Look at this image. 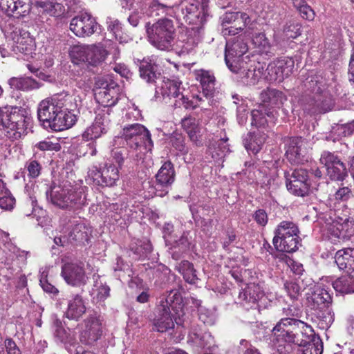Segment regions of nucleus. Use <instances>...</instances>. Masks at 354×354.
<instances>
[{
    "instance_id": "31",
    "label": "nucleus",
    "mask_w": 354,
    "mask_h": 354,
    "mask_svg": "<svg viewBox=\"0 0 354 354\" xmlns=\"http://www.w3.org/2000/svg\"><path fill=\"white\" fill-rule=\"evenodd\" d=\"M187 343L192 346L208 349L214 346V338L209 333H201L197 328L192 329L187 337Z\"/></svg>"
},
{
    "instance_id": "56",
    "label": "nucleus",
    "mask_w": 354,
    "mask_h": 354,
    "mask_svg": "<svg viewBox=\"0 0 354 354\" xmlns=\"http://www.w3.org/2000/svg\"><path fill=\"white\" fill-rule=\"evenodd\" d=\"M284 288L289 297L292 299H297L301 293V288L297 282L294 281H286Z\"/></svg>"
},
{
    "instance_id": "5",
    "label": "nucleus",
    "mask_w": 354,
    "mask_h": 354,
    "mask_svg": "<svg viewBox=\"0 0 354 354\" xmlns=\"http://www.w3.org/2000/svg\"><path fill=\"white\" fill-rule=\"evenodd\" d=\"M59 231L62 234L54 238L57 245H64L67 242L84 243L89 240L90 229L78 217L64 216L59 221Z\"/></svg>"
},
{
    "instance_id": "64",
    "label": "nucleus",
    "mask_w": 354,
    "mask_h": 354,
    "mask_svg": "<svg viewBox=\"0 0 354 354\" xmlns=\"http://www.w3.org/2000/svg\"><path fill=\"white\" fill-rule=\"evenodd\" d=\"M5 346L7 354H21V351L16 343L10 338L5 340Z\"/></svg>"
},
{
    "instance_id": "52",
    "label": "nucleus",
    "mask_w": 354,
    "mask_h": 354,
    "mask_svg": "<svg viewBox=\"0 0 354 354\" xmlns=\"http://www.w3.org/2000/svg\"><path fill=\"white\" fill-rule=\"evenodd\" d=\"M92 294L93 299H95L97 302L104 301L109 296L110 288L108 286L102 283L98 285L97 282L92 290Z\"/></svg>"
},
{
    "instance_id": "58",
    "label": "nucleus",
    "mask_w": 354,
    "mask_h": 354,
    "mask_svg": "<svg viewBox=\"0 0 354 354\" xmlns=\"http://www.w3.org/2000/svg\"><path fill=\"white\" fill-rule=\"evenodd\" d=\"M284 32L288 39H295L301 34L299 24H291L286 27Z\"/></svg>"
},
{
    "instance_id": "37",
    "label": "nucleus",
    "mask_w": 354,
    "mask_h": 354,
    "mask_svg": "<svg viewBox=\"0 0 354 354\" xmlns=\"http://www.w3.org/2000/svg\"><path fill=\"white\" fill-rule=\"evenodd\" d=\"M222 27L230 26L233 25L247 26L250 22V18L248 14L241 12H226L221 17Z\"/></svg>"
},
{
    "instance_id": "48",
    "label": "nucleus",
    "mask_w": 354,
    "mask_h": 354,
    "mask_svg": "<svg viewBox=\"0 0 354 354\" xmlns=\"http://www.w3.org/2000/svg\"><path fill=\"white\" fill-rule=\"evenodd\" d=\"M267 136L265 133H257L253 136H250L249 142L245 143V147L248 151H251L254 153H258L261 147L266 140Z\"/></svg>"
},
{
    "instance_id": "46",
    "label": "nucleus",
    "mask_w": 354,
    "mask_h": 354,
    "mask_svg": "<svg viewBox=\"0 0 354 354\" xmlns=\"http://www.w3.org/2000/svg\"><path fill=\"white\" fill-rule=\"evenodd\" d=\"M299 346L304 347L303 354H322L323 352V343L319 338L313 337L309 342L303 339V344Z\"/></svg>"
},
{
    "instance_id": "36",
    "label": "nucleus",
    "mask_w": 354,
    "mask_h": 354,
    "mask_svg": "<svg viewBox=\"0 0 354 354\" xmlns=\"http://www.w3.org/2000/svg\"><path fill=\"white\" fill-rule=\"evenodd\" d=\"M251 116L252 124L257 127H263L267 124L266 116L270 119L275 118L274 111H271L270 109H266L261 104H259L257 109L252 111Z\"/></svg>"
},
{
    "instance_id": "57",
    "label": "nucleus",
    "mask_w": 354,
    "mask_h": 354,
    "mask_svg": "<svg viewBox=\"0 0 354 354\" xmlns=\"http://www.w3.org/2000/svg\"><path fill=\"white\" fill-rule=\"evenodd\" d=\"M15 204V199L10 192L8 194L0 196V207L3 209L10 210Z\"/></svg>"
},
{
    "instance_id": "40",
    "label": "nucleus",
    "mask_w": 354,
    "mask_h": 354,
    "mask_svg": "<svg viewBox=\"0 0 354 354\" xmlns=\"http://www.w3.org/2000/svg\"><path fill=\"white\" fill-rule=\"evenodd\" d=\"M88 56L87 63L91 66H97L103 62L106 55L107 51L102 44L91 45L88 49Z\"/></svg>"
},
{
    "instance_id": "7",
    "label": "nucleus",
    "mask_w": 354,
    "mask_h": 354,
    "mask_svg": "<svg viewBox=\"0 0 354 354\" xmlns=\"http://www.w3.org/2000/svg\"><path fill=\"white\" fill-rule=\"evenodd\" d=\"M299 234V230L295 223L283 221L274 230L273 245L278 251L288 253L295 252L300 245Z\"/></svg>"
},
{
    "instance_id": "38",
    "label": "nucleus",
    "mask_w": 354,
    "mask_h": 354,
    "mask_svg": "<svg viewBox=\"0 0 354 354\" xmlns=\"http://www.w3.org/2000/svg\"><path fill=\"white\" fill-rule=\"evenodd\" d=\"M333 286L336 292L341 294L354 292V277L350 274L341 276L333 282Z\"/></svg>"
},
{
    "instance_id": "59",
    "label": "nucleus",
    "mask_w": 354,
    "mask_h": 354,
    "mask_svg": "<svg viewBox=\"0 0 354 354\" xmlns=\"http://www.w3.org/2000/svg\"><path fill=\"white\" fill-rule=\"evenodd\" d=\"M111 158L118 165V167H116L118 168L119 170L122 168L125 159H129L127 155V157H125L122 151L119 149H114L111 151ZM130 160L133 159L130 158Z\"/></svg>"
},
{
    "instance_id": "29",
    "label": "nucleus",
    "mask_w": 354,
    "mask_h": 354,
    "mask_svg": "<svg viewBox=\"0 0 354 354\" xmlns=\"http://www.w3.org/2000/svg\"><path fill=\"white\" fill-rule=\"evenodd\" d=\"M306 143L301 138H294L290 140L286 149V156L292 163H299L306 153Z\"/></svg>"
},
{
    "instance_id": "9",
    "label": "nucleus",
    "mask_w": 354,
    "mask_h": 354,
    "mask_svg": "<svg viewBox=\"0 0 354 354\" xmlns=\"http://www.w3.org/2000/svg\"><path fill=\"white\" fill-rule=\"evenodd\" d=\"M0 126L8 138L18 140L26 133V118L19 111H10L7 107L0 108Z\"/></svg>"
},
{
    "instance_id": "47",
    "label": "nucleus",
    "mask_w": 354,
    "mask_h": 354,
    "mask_svg": "<svg viewBox=\"0 0 354 354\" xmlns=\"http://www.w3.org/2000/svg\"><path fill=\"white\" fill-rule=\"evenodd\" d=\"M88 49V45L73 46L70 51V55L73 59V62L77 64L80 62L87 63Z\"/></svg>"
},
{
    "instance_id": "50",
    "label": "nucleus",
    "mask_w": 354,
    "mask_h": 354,
    "mask_svg": "<svg viewBox=\"0 0 354 354\" xmlns=\"http://www.w3.org/2000/svg\"><path fill=\"white\" fill-rule=\"evenodd\" d=\"M193 303L198 307V316L199 319L205 324L207 325H212L214 323L215 315L214 313L205 307L201 306V301L200 300L194 299Z\"/></svg>"
},
{
    "instance_id": "62",
    "label": "nucleus",
    "mask_w": 354,
    "mask_h": 354,
    "mask_svg": "<svg viewBox=\"0 0 354 354\" xmlns=\"http://www.w3.org/2000/svg\"><path fill=\"white\" fill-rule=\"evenodd\" d=\"M246 26L243 25H233L230 26L222 27L221 33L224 37L236 35L243 30Z\"/></svg>"
},
{
    "instance_id": "22",
    "label": "nucleus",
    "mask_w": 354,
    "mask_h": 354,
    "mask_svg": "<svg viewBox=\"0 0 354 354\" xmlns=\"http://www.w3.org/2000/svg\"><path fill=\"white\" fill-rule=\"evenodd\" d=\"M75 109H61L57 113V116L54 120L48 129L55 131H60L72 127L77 121V115L73 113Z\"/></svg>"
},
{
    "instance_id": "34",
    "label": "nucleus",
    "mask_w": 354,
    "mask_h": 354,
    "mask_svg": "<svg viewBox=\"0 0 354 354\" xmlns=\"http://www.w3.org/2000/svg\"><path fill=\"white\" fill-rule=\"evenodd\" d=\"M354 248H346L338 250L335 257V263L341 270H344L347 273L353 272Z\"/></svg>"
},
{
    "instance_id": "55",
    "label": "nucleus",
    "mask_w": 354,
    "mask_h": 354,
    "mask_svg": "<svg viewBox=\"0 0 354 354\" xmlns=\"http://www.w3.org/2000/svg\"><path fill=\"white\" fill-rule=\"evenodd\" d=\"M106 24L108 25V30L112 32L115 39H118L120 43L122 42L120 37L122 32V24L117 19L109 17L106 19Z\"/></svg>"
},
{
    "instance_id": "33",
    "label": "nucleus",
    "mask_w": 354,
    "mask_h": 354,
    "mask_svg": "<svg viewBox=\"0 0 354 354\" xmlns=\"http://www.w3.org/2000/svg\"><path fill=\"white\" fill-rule=\"evenodd\" d=\"M86 313L84 301L80 295H72L68 300L66 316L70 319L78 320Z\"/></svg>"
},
{
    "instance_id": "26",
    "label": "nucleus",
    "mask_w": 354,
    "mask_h": 354,
    "mask_svg": "<svg viewBox=\"0 0 354 354\" xmlns=\"http://www.w3.org/2000/svg\"><path fill=\"white\" fill-rule=\"evenodd\" d=\"M326 227L338 239L347 240L354 235L353 220L346 218L342 222L335 221L332 223H326Z\"/></svg>"
},
{
    "instance_id": "1",
    "label": "nucleus",
    "mask_w": 354,
    "mask_h": 354,
    "mask_svg": "<svg viewBox=\"0 0 354 354\" xmlns=\"http://www.w3.org/2000/svg\"><path fill=\"white\" fill-rule=\"evenodd\" d=\"M208 1L202 0L201 10L194 3L182 2L180 4L183 19L191 26L187 28V41L183 46L184 53H189L201 40L203 27L208 17Z\"/></svg>"
},
{
    "instance_id": "3",
    "label": "nucleus",
    "mask_w": 354,
    "mask_h": 354,
    "mask_svg": "<svg viewBox=\"0 0 354 354\" xmlns=\"http://www.w3.org/2000/svg\"><path fill=\"white\" fill-rule=\"evenodd\" d=\"M78 106L75 96L66 93L56 94L40 102L37 107V117L43 127L48 129L61 109H76Z\"/></svg>"
},
{
    "instance_id": "24",
    "label": "nucleus",
    "mask_w": 354,
    "mask_h": 354,
    "mask_svg": "<svg viewBox=\"0 0 354 354\" xmlns=\"http://www.w3.org/2000/svg\"><path fill=\"white\" fill-rule=\"evenodd\" d=\"M26 0H0V9L8 15L20 18L27 15L30 6Z\"/></svg>"
},
{
    "instance_id": "18",
    "label": "nucleus",
    "mask_w": 354,
    "mask_h": 354,
    "mask_svg": "<svg viewBox=\"0 0 354 354\" xmlns=\"http://www.w3.org/2000/svg\"><path fill=\"white\" fill-rule=\"evenodd\" d=\"M62 276L65 281L73 286H81L86 283L84 264L81 262H69L63 265Z\"/></svg>"
},
{
    "instance_id": "25",
    "label": "nucleus",
    "mask_w": 354,
    "mask_h": 354,
    "mask_svg": "<svg viewBox=\"0 0 354 354\" xmlns=\"http://www.w3.org/2000/svg\"><path fill=\"white\" fill-rule=\"evenodd\" d=\"M137 61L140 63L139 71L142 79L148 83H153L160 77V73L153 57H145L142 60L138 59Z\"/></svg>"
},
{
    "instance_id": "63",
    "label": "nucleus",
    "mask_w": 354,
    "mask_h": 354,
    "mask_svg": "<svg viewBox=\"0 0 354 354\" xmlns=\"http://www.w3.org/2000/svg\"><path fill=\"white\" fill-rule=\"evenodd\" d=\"M53 329L55 336L59 340L63 341L66 337V331L62 326V324L59 320H55L53 325Z\"/></svg>"
},
{
    "instance_id": "16",
    "label": "nucleus",
    "mask_w": 354,
    "mask_h": 354,
    "mask_svg": "<svg viewBox=\"0 0 354 354\" xmlns=\"http://www.w3.org/2000/svg\"><path fill=\"white\" fill-rule=\"evenodd\" d=\"M286 187L294 195L304 196L308 193V174L305 169H295L291 174L286 173Z\"/></svg>"
},
{
    "instance_id": "12",
    "label": "nucleus",
    "mask_w": 354,
    "mask_h": 354,
    "mask_svg": "<svg viewBox=\"0 0 354 354\" xmlns=\"http://www.w3.org/2000/svg\"><path fill=\"white\" fill-rule=\"evenodd\" d=\"M95 87V98L99 104L105 108H111L116 104L119 88L115 82H109L106 77H98Z\"/></svg>"
},
{
    "instance_id": "19",
    "label": "nucleus",
    "mask_w": 354,
    "mask_h": 354,
    "mask_svg": "<svg viewBox=\"0 0 354 354\" xmlns=\"http://www.w3.org/2000/svg\"><path fill=\"white\" fill-rule=\"evenodd\" d=\"M102 323L97 317H89L85 321V328L80 335V342L85 345H93L101 337Z\"/></svg>"
},
{
    "instance_id": "45",
    "label": "nucleus",
    "mask_w": 354,
    "mask_h": 354,
    "mask_svg": "<svg viewBox=\"0 0 354 354\" xmlns=\"http://www.w3.org/2000/svg\"><path fill=\"white\" fill-rule=\"evenodd\" d=\"M99 124L100 122L95 120L91 126L87 127L82 133L83 139L86 141L95 140L99 138L102 135L105 134L107 130Z\"/></svg>"
},
{
    "instance_id": "43",
    "label": "nucleus",
    "mask_w": 354,
    "mask_h": 354,
    "mask_svg": "<svg viewBox=\"0 0 354 354\" xmlns=\"http://www.w3.org/2000/svg\"><path fill=\"white\" fill-rule=\"evenodd\" d=\"M178 271L183 275L186 281L189 283H195L198 280L196 270L193 265L188 261H182L176 266Z\"/></svg>"
},
{
    "instance_id": "14",
    "label": "nucleus",
    "mask_w": 354,
    "mask_h": 354,
    "mask_svg": "<svg viewBox=\"0 0 354 354\" xmlns=\"http://www.w3.org/2000/svg\"><path fill=\"white\" fill-rule=\"evenodd\" d=\"M98 24L95 19L88 12H81L70 22V30L79 37H89L97 31Z\"/></svg>"
},
{
    "instance_id": "60",
    "label": "nucleus",
    "mask_w": 354,
    "mask_h": 354,
    "mask_svg": "<svg viewBox=\"0 0 354 354\" xmlns=\"http://www.w3.org/2000/svg\"><path fill=\"white\" fill-rule=\"evenodd\" d=\"M301 323L303 324L304 327L297 328V331L299 333V337L301 338L300 336L301 335L304 337V339H306L308 342L311 341L313 339L311 337L314 335V331L312 327L302 321Z\"/></svg>"
},
{
    "instance_id": "15",
    "label": "nucleus",
    "mask_w": 354,
    "mask_h": 354,
    "mask_svg": "<svg viewBox=\"0 0 354 354\" xmlns=\"http://www.w3.org/2000/svg\"><path fill=\"white\" fill-rule=\"evenodd\" d=\"M248 51V44L244 37L239 35L227 40L225 50V61L231 71H236L234 65L238 64V59Z\"/></svg>"
},
{
    "instance_id": "32",
    "label": "nucleus",
    "mask_w": 354,
    "mask_h": 354,
    "mask_svg": "<svg viewBox=\"0 0 354 354\" xmlns=\"http://www.w3.org/2000/svg\"><path fill=\"white\" fill-rule=\"evenodd\" d=\"M196 79L200 81L203 88V95L205 97L202 104L207 101L209 102L215 87V77L214 75L208 71L199 70L196 73Z\"/></svg>"
},
{
    "instance_id": "6",
    "label": "nucleus",
    "mask_w": 354,
    "mask_h": 354,
    "mask_svg": "<svg viewBox=\"0 0 354 354\" xmlns=\"http://www.w3.org/2000/svg\"><path fill=\"white\" fill-rule=\"evenodd\" d=\"M145 29L149 42L161 50H169L174 39V22L168 18H161L156 22L147 23Z\"/></svg>"
},
{
    "instance_id": "39",
    "label": "nucleus",
    "mask_w": 354,
    "mask_h": 354,
    "mask_svg": "<svg viewBox=\"0 0 354 354\" xmlns=\"http://www.w3.org/2000/svg\"><path fill=\"white\" fill-rule=\"evenodd\" d=\"M182 127L189 135L190 140L196 145L201 137V128L194 118H185L182 120Z\"/></svg>"
},
{
    "instance_id": "8",
    "label": "nucleus",
    "mask_w": 354,
    "mask_h": 354,
    "mask_svg": "<svg viewBox=\"0 0 354 354\" xmlns=\"http://www.w3.org/2000/svg\"><path fill=\"white\" fill-rule=\"evenodd\" d=\"M52 203L61 209H73L84 204L85 196L82 188L55 187L50 192Z\"/></svg>"
},
{
    "instance_id": "23",
    "label": "nucleus",
    "mask_w": 354,
    "mask_h": 354,
    "mask_svg": "<svg viewBox=\"0 0 354 354\" xmlns=\"http://www.w3.org/2000/svg\"><path fill=\"white\" fill-rule=\"evenodd\" d=\"M261 99L262 101L261 104L266 109L274 111V115L276 114L275 109H279L287 100L286 96L282 91L274 88L263 91L261 93Z\"/></svg>"
},
{
    "instance_id": "44",
    "label": "nucleus",
    "mask_w": 354,
    "mask_h": 354,
    "mask_svg": "<svg viewBox=\"0 0 354 354\" xmlns=\"http://www.w3.org/2000/svg\"><path fill=\"white\" fill-rule=\"evenodd\" d=\"M183 298L180 293L177 290H172L169 292L166 298H162L160 301V305L165 304L174 310H178L182 307Z\"/></svg>"
},
{
    "instance_id": "54",
    "label": "nucleus",
    "mask_w": 354,
    "mask_h": 354,
    "mask_svg": "<svg viewBox=\"0 0 354 354\" xmlns=\"http://www.w3.org/2000/svg\"><path fill=\"white\" fill-rule=\"evenodd\" d=\"M111 108L104 107L102 109L98 110L95 120L100 122V125L104 127L107 131L111 122Z\"/></svg>"
},
{
    "instance_id": "42",
    "label": "nucleus",
    "mask_w": 354,
    "mask_h": 354,
    "mask_svg": "<svg viewBox=\"0 0 354 354\" xmlns=\"http://www.w3.org/2000/svg\"><path fill=\"white\" fill-rule=\"evenodd\" d=\"M314 315L317 319L318 326L323 330L329 328L334 321V314L330 306L315 310Z\"/></svg>"
},
{
    "instance_id": "10",
    "label": "nucleus",
    "mask_w": 354,
    "mask_h": 354,
    "mask_svg": "<svg viewBox=\"0 0 354 354\" xmlns=\"http://www.w3.org/2000/svg\"><path fill=\"white\" fill-rule=\"evenodd\" d=\"M301 320L290 317L281 319L273 328L272 335L278 342H287L297 345L303 344V338L299 337L297 328H303Z\"/></svg>"
},
{
    "instance_id": "49",
    "label": "nucleus",
    "mask_w": 354,
    "mask_h": 354,
    "mask_svg": "<svg viewBox=\"0 0 354 354\" xmlns=\"http://www.w3.org/2000/svg\"><path fill=\"white\" fill-rule=\"evenodd\" d=\"M252 44L261 53L268 54L270 53L271 45L265 34L256 33L252 37Z\"/></svg>"
},
{
    "instance_id": "28",
    "label": "nucleus",
    "mask_w": 354,
    "mask_h": 354,
    "mask_svg": "<svg viewBox=\"0 0 354 354\" xmlns=\"http://www.w3.org/2000/svg\"><path fill=\"white\" fill-rule=\"evenodd\" d=\"M331 301L328 290L319 285L315 286L312 295L308 298V305L314 310L330 306Z\"/></svg>"
},
{
    "instance_id": "53",
    "label": "nucleus",
    "mask_w": 354,
    "mask_h": 354,
    "mask_svg": "<svg viewBox=\"0 0 354 354\" xmlns=\"http://www.w3.org/2000/svg\"><path fill=\"white\" fill-rule=\"evenodd\" d=\"M310 88H312V91L315 92V95L310 97L308 102H314L315 106L313 107V109H308L309 110L312 111L313 112H316L319 110H323L325 109L324 106H322L320 102H324L323 99V96L321 95V93L322 92V89L321 87L318 85H315V86H310Z\"/></svg>"
},
{
    "instance_id": "51",
    "label": "nucleus",
    "mask_w": 354,
    "mask_h": 354,
    "mask_svg": "<svg viewBox=\"0 0 354 354\" xmlns=\"http://www.w3.org/2000/svg\"><path fill=\"white\" fill-rule=\"evenodd\" d=\"M34 81L30 77H12L8 80L10 88L19 90H28L32 87Z\"/></svg>"
},
{
    "instance_id": "27",
    "label": "nucleus",
    "mask_w": 354,
    "mask_h": 354,
    "mask_svg": "<svg viewBox=\"0 0 354 354\" xmlns=\"http://www.w3.org/2000/svg\"><path fill=\"white\" fill-rule=\"evenodd\" d=\"M238 64L234 65L236 71H232L237 74L236 79L241 84L245 85H254L262 77V71L260 68L250 67L246 68L244 66H238Z\"/></svg>"
},
{
    "instance_id": "11",
    "label": "nucleus",
    "mask_w": 354,
    "mask_h": 354,
    "mask_svg": "<svg viewBox=\"0 0 354 354\" xmlns=\"http://www.w3.org/2000/svg\"><path fill=\"white\" fill-rule=\"evenodd\" d=\"M156 183L154 187H151L149 196H157L163 197L167 194L169 190L174 183L176 177V172L174 165L171 161H165L157 174H156Z\"/></svg>"
},
{
    "instance_id": "61",
    "label": "nucleus",
    "mask_w": 354,
    "mask_h": 354,
    "mask_svg": "<svg viewBox=\"0 0 354 354\" xmlns=\"http://www.w3.org/2000/svg\"><path fill=\"white\" fill-rule=\"evenodd\" d=\"M26 168L28 171V175L31 178H36L40 174L41 166L38 162L35 160L28 162L26 164Z\"/></svg>"
},
{
    "instance_id": "30",
    "label": "nucleus",
    "mask_w": 354,
    "mask_h": 354,
    "mask_svg": "<svg viewBox=\"0 0 354 354\" xmlns=\"http://www.w3.org/2000/svg\"><path fill=\"white\" fill-rule=\"evenodd\" d=\"M153 326L154 330L160 333L174 327V323L167 305L162 304L158 307V314L153 320Z\"/></svg>"
},
{
    "instance_id": "41",
    "label": "nucleus",
    "mask_w": 354,
    "mask_h": 354,
    "mask_svg": "<svg viewBox=\"0 0 354 354\" xmlns=\"http://www.w3.org/2000/svg\"><path fill=\"white\" fill-rule=\"evenodd\" d=\"M146 6H147L146 13L150 17L171 15L172 8L160 3L157 0H149L146 3Z\"/></svg>"
},
{
    "instance_id": "4",
    "label": "nucleus",
    "mask_w": 354,
    "mask_h": 354,
    "mask_svg": "<svg viewBox=\"0 0 354 354\" xmlns=\"http://www.w3.org/2000/svg\"><path fill=\"white\" fill-rule=\"evenodd\" d=\"M185 88L178 80L163 79L161 85L156 88V95H160L166 103H173L175 107L183 106L194 109L202 106L203 98L199 95L188 99L183 94Z\"/></svg>"
},
{
    "instance_id": "17",
    "label": "nucleus",
    "mask_w": 354,
    "mask_h": 354,
    "mask_svg": "<svg viewBox=\"0 0 354 354\" xmlns=\"http://www.w3.org/2000/svg\"><path fill=\"white\" fill-rule=\"evenodd\" d=\"M320 162L324 165L327 174L332 180H342L347 174L344 163L333 153L324 151L321 155Z\"/></svg>"
},
{
    "instance_id": "21",
    "label": "nucleus",
    "mask_w": 354,
    "mask_h": 354,
    "mask_svg": "<svg viewBox=\"0 0 354 354\" xmlns=\"http://www.w3.org/2000/svg\"><path fill=\"white\" fill-rule=\"evenodd\" d=\"M13 50L16 53H21L25 55H32L35 50V44L28 31L21 30L16 31L13 35Z\"/></svg>"
},
{
    "instance_id": "20",
    "label": "nucleus",
    "mask_w": 354,
    "mask_h": 354,
    "mask_svg": "<svg viewBox=\"0 0 354 354\" xmlns=\"http://www.w3.org/2000/svg\"><path fill=\"white\" fill-rule=\"evenodd\" d=\"M264 297V292L259 284L250 283L239 292V303L245 308H254L257 303Z\"/></svg>"
},
{
    "instance_id": "35",
    "label": "nucleus",
    "mask_w": 354,
    "mask_h": 354,
    "mask_svg": "<svg viewBox=\"0 0 354 354\" xmlns=\"http://www.w3.org/2000/svg\"><path fill=\"white\" fill-rule=\"evenodd\" d=\"M120 170L112 163H106L104 167L101 169V173H97L101 176L100 185L112 187L116 185L120 179Z\"/></svg>"
},
{
    "instance_id": "2",
    "label": "nucleus",
    "mask_w": 354,
    "mask_h": 354,
    "mask_svg": "<svg viewBox=\"0 0 354 354\" xmlns=\"http://www.w3.org/2000/svg\"><path fill=\"white\" fill-rule=\"evenodd\" d=\"M122 138L126 142L128 158L136 162L143 159L147 153H151L153 147L149 131L141 124L124 127Z\"/></svg>"
},
{
    "instance_id": "13",
    "label": "nucleus",
    "mask_w": 354,
    "mask_h": 354,
    "mask_svg": "<svg viewBox=\"0 0 354 354\" xmlns=\"http://www.w3.org/2000/svg\"><path fill=\"white\" fill-rule=\"evenodd\" d=\"M295 62L290 57H281L271 62L267 66L265 79L270 82H281L293 72Z\"/></svg>"
}]
</instances>
